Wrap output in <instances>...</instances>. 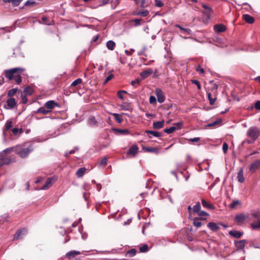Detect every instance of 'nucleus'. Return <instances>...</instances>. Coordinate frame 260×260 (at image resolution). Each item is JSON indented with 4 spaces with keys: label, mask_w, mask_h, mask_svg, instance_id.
Here are the masks:
<instances>
[{
    "label": "nucleus",
    "mask_w": 260,
    "mask_h": 260,
    "mask_svg": "<svg viewBox=\"0 0 260 260\" xmlns=\"http://www.w3.org/2000/svg\"><path fill=\"white\" fill-rule=\"evenodd\" d=\"M23 68H14L4 71L3 75L9 81L14 80L17 84H20L22 82L21 75L25 71Z\"/></svg>",
    "instance_id": "nucleus-1"
},
{
    "label": "nucleus",
    "mask_w": 260,
    "mask_h": 260,
    "mask_svg": "<svg viewBox=\"0 0 260 260\" xmlns=\"http://www.w3.org/2000/svg\"><path fill=\"white\" fill-rule=\"evenodd\" d=\"M34 150L33 145L29 144L27 145H17L15 146V152L21 158L26 157Z\"/></svg>",
    "instance_id": "nucleus-2"
},
{
    "label": "nucleus",
    "mask_w": 260,
    "mask_h": 260,
    "mask_svg": "<svg viewBox=\"0 0 260 260\" xmlns=\"http://www.w3.org/2000/svg\"><path fill=\"white\" fill-rule=\"evenodd\" d=\"M260 135V131L257 127L249 128L247 132V136L255 141Z\"/></svg>",
    "instance_id": "nucleus-3"
},
{
    "label": "nucleus",
    "mask_w": 260,
    "mask_h": 260,
    "mask_svg": "<svg viewBox=\"0 0 260 260\" xmlns=\"http://www.w3.org/2000/svg\"><path fill=\"white\" fill-rule=\"evenodd\" d=\"M252 216L256 221L251 223V228L253 230H260V212H255L252 213Z\"/></svg>",
    "instance_id": "nucleus-4"
},
{
    "label": "nucleus",
    "mask_w": 260,
    "mask_h": 260,
    "mask_svg": "<svg viewBox=\"0 0 260 260\" xmlns=\"http://www.w3.org/2000/svg\"><path fill=\"white\" fill-rule=\"evenodd\" d=\"M155 93L157 96V101L160 103H163L166 99V97L161 89L160 88H156L155 89Z\"/></svg>",
    "instance_id": "nucleus-5"
},
{
    "label": "nucleus",
    "mask_w": 260,
    "mask_h": 260,
    "mask_svg": "<svg viewBox=\"0 0 260 260\" xmlns=\"http://www.w3.org/2000/svg\"><path fill=\"white\" fill-rule=\"evenodd\" d=\"M246 218V217L245 215L244 214L241 213L235 216L234 221L237 224L241 225L244 223Z\"/></svg>",
    "instance_id": "nucleus-6"
},
{
    "label": "nucleus",
    "mask_w": 260,
    "mask_h": 260,
    "mask_svg": "<svg viewBox=\"0 0 260 260\" xmlns=\"http://www.w3.org/2000/svg\"><path fill=\"white\" fill-rule=\"evenodd\" d=\"M139 147L137 145H133L127 152V155L135 157L138 153Z\"/></svg>",
    "instance_id": "nucleus-7"
},
{
    "label": "nucleus",
    "mask_w": 260,
    "mask_h": 260,
    "mask_svg": "<svg viewBox=\"0 0 260 260\" xmlns=\"http://www.w3.org/2000/svg\"><path fill=\"white\" fill-rule=\"evenodd\" d=\"M260 168V159H257L252 163L249 167V171L251 173H254Z\"/></svg>",
    "instance_id": "nucleus-8"
},
{
    "label": "nucleus",
    "mask_w": 260,
    "mask_h": 260,
    "mask_svg": "<svg viewBox=\"0 0 260 260\" xmlns=\"http://www.w3.org/2000/svg\"><path fill=\"white\" fill-rule=\"evenodd\" d=\"M16 105V102L15 99L13 98H11L7 100V105L4 106V108L6 109H13Z\"/></svg>",
    "instance_id": "nucleus-9"
},
{
    "label": "nucleus",
    "mask_w": 260,
    "mask_h": 260,
    "mask_svg": "<svg viewBox=\"0 0 260 260\" xmlns=\"http://www.w3.org/2000/svg\"><path fill=\"white\" fill-rule=\"evenodd\" d=\"M45 106L47 109L51 110V109H53L55 107H59V105L58 103H56L55 101L51 100L47 102L45 104Z\"/></svg>",
    "instance_id": "nucleus-10"
},
{
    "label": "nucleus",
    "mask_w": 260,
    "mask_h": 260,
    "mask_svg": "<svg viewBox=\"0 0 260 260\" xmlns=\"http://www.w3.org/2000/svg\"><path fill=\"white\" fill-rule=\"evenodd\" d=\"M54 182V180L53 178L50 177L48 178L44 185L41 187V189L42 190H46L49 188L53 185Z\"/></svg>",
    "instance_id": "nucleus-11"
},
{
    "label": "nucleus",
    "mask_w": 260,
    "mask_h": 260,
    "mask_svg": "<svg viewBox=\"0 0 260 260\" xmlns=\"http://www.w3.org/2000/svg\"><path fill=\"white\" fill-rule=\"evenodd\" d=\"M15 161V159L10 157H3L0 159V167L5 165H9Z\"/></svg>",
    "instance_id": "nucleus-12"
},
{
    "label": "nucleus",
    "mask_w": 260,
    "mask_h": 260,
    "mask_svg": "<svg viewBox=\"0 0 260 260\" xmlns=\"http://www.w3.org/2000/svg\"><path fill=\"white\" fill-rule=\"evenodd\" d=\"M142 149L146 152L153 153L154 154H158L159 152V150L156 147H145L143 146Z\"/></svg>",
    "instance_id": "nucleus-13"
},
{
    "label": "nucleus",
    "mask_w": 260,
    "mask_h": 260,
    "mask_svg": "<svg viewBox=\"0 0 260 260\" xmlns=\"http://www.w3.org/2000/svg\"><path fill=\"white\" fill-rule=\"evenodd\" d=\"M226 27L222 24H216L214 26V30L218 33L222 32L225 31Z\"/></svg>",
    "instance_id": "nucleus-14"
},
{
    "label": "nucleus",
    "mask_w": 260,
    "mask_h": 260,
    "mask_svg": "<svg viewBox=\"0 0 260 260\" xmlns=\"http://www.w3.org/2000/svg\"><path fill=\"white\" fill-rule=\"evenodd\" d=\"M26 232L25 229L18 230L16 232L14 236V240H18L22 238V235H24Z\"/></svg>",
    "instance_id": "nucleus-15"
},
{
    "label": "nucleus",
    "mask_w": 260,
    "mask_h": 260,
    "mask_svg": "<svg viewBox=\"0 0 260 260\" xmlns=\"http://www.w3.org/2000/svg\"><path fill=\"white\" fill-rule=\"evenodd\" d=\"M81 253L79 251L72 250L67 253L66 254V256L68 258L71 259L73 257H75L77 255L81 254Z\"/></svg>",
    "instance_id": "nucleus-16"
},
{
    "label": "nucleus",
    "mask_w": 260,
    "mask_h": 260,
    "mask_svg": "<svg viewBox=\"0 0 260 260\" xmlns=\"http://www.w3.org/2000/svg\"><path fill=\"white\" fill-rule=\"evenodd\" d=\"M242 18L249 24H252L254 22V18L249 14L243 15Z\"/></svg>",
    "instance_id": "nucleus-17"
},
{
    "label": "nucleus",
    "mask_w": 260,
    "mask_h": 260,
    "mask_svg": "<svg viewBox=\"0 0 260 260\" xmlns=\"http://www.w3.org/2000/svg\"><path fill=\"white\" fill-rule=\"evenodd\" d=\"M153 73V71L151 69H149L141 72L140 76L143 79L147 78L149 76L151 75Z\"/></svg>",
    "instance_id": "nucleus-18"
},
{
    "label": "nucleus",
    "mask_w": 260,
    "mask_h": 260,
    "mask_svg": "<svg viewBox=\"0 0 260 260\" xmlns=\"http://www.w3.org/2000/svg\"><path fill=\"white\" fill-rule=\"evenodd\" d=\"M207 226L212 231L216 232L219 230L220 227L215 222H210L207 224Z\"/></svg>",
    "instance_id": "nucleus-19"
},
{
    "label": "nucleus",
    "mask_w": 260,
    "mask_h": 260,
    "mask_svg": "<svg viewBox=\"0 0 260 260\" xmlns=\"http://www.w3.org/2000/svg\"><path fill=\"white\" fill-rule=\"evenodd\" d=\"M229 234L234 238H240L243 235V233L238 231H230Z\"/></svg>",
    "instance_id": "nucleus-20"
},
{
    "label": "nucleus",
    "mask_w": 260,
    "mask_h": 260,
    "mask_svg": "<svg viewBox=\"0 0 260 260\" xmlns=\"http://www.w3.org/2000/svg\"><path fill=\"white\" fill-rule=\"evenodd\" d=\"M46 107H42L39 108L37 111L35 112L36 113H42L44 115H47L48 114H49L51 112V110H50L49 109H46Z\"/></svg>",
    "instance_id": "nucleus-21"
},
{
    "label": "nucleus",
    "mask_w": 260,
    "mask_h": 260,
    "mask_svg": "<svg viewBox=\"0 0 260 260\" xmlns=\"http://www.w3.org/2000/svg\"><path fill=\"white\" fill-rule=\"evenodd\" d=\"M23 0H3L5 3H11L13 7H16L20 5Z\"/></svg>",
    "instance_id": "nucleus-22"
},
{
    "label": "nucleus",
    "mask_w": 260,
    "mask_h": 260,
    "mask_svg": "<svg viewBox=\"0 0 260 260\" xmlns=\"http://www.w3.org/2000/svg\"><path fill=\"white\" fill-rule=\"evenodd\" d=\"M202 204L204 207L206 208L207 209H211V210H213L215 209L214 206H213L211 203L207 202L204 199L202 200Z\"/></svg>",
    "instance_id": "nucleus-23"
},
{
    "label": "nucleus",
    "mask_w": 260,
    "mask_h": 260,
    "mask_svg": "<svg viewBox=\"0 0 260 260\" xmlns=\"http://www.w3.org/2000/svg\"><path fill=\"white\" fill-rule=\"evenodd\" d=\"M164 125V120L153 122V127L154 129H160V128L163 127Z\"/></svg>",
    "instance_id": "nucleus-24"
},
{
    "label": "nucleus",
    "mask_w": 260,
    "mask_h": 260,
    "mask_svg": "<svg viewBox=\"0 0 260 260\" xmlns=\"http://www.w3.org/2000/svg\"><path fill=\"white\" fill-rule=\"evenodd\" d=\"M201 218L200 217H195L193 220V224L197 228H199L202 226V223L201 222Z\"/></svg>",
    "instance_id": "nucleus-25"
},
{
    "label": "nucleus",
    "mask_w": 260,
    "mask_h": 260,
    "mask_svg": "<svg viewBox=\"0 0 260 260\" xmlns=\"http://www.w3.org/2000/svg\"><path fill=\"white\" fill-rule=\"evenodd\" d=\"M149 14V12L147 10H143L142 11H135L133 13L135 15H140L143 17L147 16Z\"/></svg>",
    "instance_id": "nucleus-26"
},
{
    "label": "nucleus",
    "mask_w": 260,
    "mask_h": 260,
    "mask_svg": "<svg viewBox=\"0 0 260 260\" xmlns=\"http://www.w3.org/2000/svg\"><path fill=\"white\" fill-rule=\"evenodd\" d=\"M115 43L113 41H109L106 43V46L108 49L113 50L115 47Z\"/></svg>",
    "instance_id": "nucleus-27"
},
{
    "label": "nucleus",
    "mask_w": 260,
    "mask_h": 260,
    "mask_svg": "<svg viewBox=\"0 0 260 260\" xmlns=\"http://www.w3.org/2000/svg\"><path fill=\"white\" fill-rule=\"evenodd\" d=\"M246 242V240H240L239 241L236 242V246L239 249H243L245 247V244Z\"/></svg>",
    "instance_id": "nucleus-28"
},
{
    "label": "nucleus",
    "mask_w": 260,
    "mask_h": 260,
    "mask_svg": "<svg viewBox=\"0 0 260 260\" xmlns=\"http://www.w3.org/2000/svg\"><path fill=\"white\" fill-rule=\"evenodd\" d=\"M208 98L209 101V103L211 105H213L216 100L215 96H213L211 93H207Z\"/></svg>",
    "instance_id": "nucleus-29"
},
{
    "label": "nucleus",
    "mask_w": 260,
    "mask_h": 260,
    "mask_svg": "<svg viewBox=\"0 0 260 260\" xmlns=\"http://www.w3.org/2000/svg\"><path fill=\"white\" fill-rule=\"evenodd\" d=\"M86 171L85 168H80L76 172V174L78 177H81L83 176Z\"/></svg>",
    "instance_id": "nucleus-30"
},
{
    "label": "nucleus",
    "mask_w": 260,
    "mask_h": 260,
    "mask_svg": "<svg viewBox=\"0 0 260 260\" xmlns=\"http://www.w3.org/2000/svg\"><path fill=\"white\" fill-rule=\"evenodd\" d=\"M197 214L200 216V218H201V220H206V218L204 217L209 215V214L206 212L204 211H201V210L197 213Z\"/></svg>",
    "instance_id": "nucleus-31"
},
{
    "label": "nucleus",
    "mask_w": 260,
    "mask_h": 260,
    "mask_svg": "<svg viewBox=\"0 0 260 260\" xmlns=\"http://www.w3.org/2000/svg\"><path fill=\"white\" fill-rule=\"evenodd\" d=\"M237 178H238V180L239 182H240L241 183H242V182H244V178L243 177V170L242 169H241L238 172Z\"/></svg>",
    "instance_id": "nucleus-32"
},
{
    "label": "nucleus",
    "mask_w": 260,
    "mask_h": 260,
    "mask_svg": "<svg viewBox=\"0 0 260 260\" xmlns=\"http://www.w3.org/2000/svg\"><path fill=\"white\" fill-rule=\"evenodd\" d=\"M145 133L147 134H150L156 137H159L161 136V133L156 131L147 130L145 131Z\"/></svg>",
    "instance_id": "nucleus-33"
},
{
    "label": "nucleus",
    "mask_w": 260,
    "mask_h": 260,
    "mask_svg": "<svg viewBox=\"0 0 260 260\" xmlns=\"http://www.w3.org/2000/svg\"><path fill=\"white\" fill-rule=\"evenodd\" d=\"M137 253V250L135 249H132L127 251L126 253L125 256H128L129 257L134 256Z\"/></svg>",
    "instance_id": "nucleus-34"
},
{
    "label": "nucleus",
    "mask_w": 260,
    "mask_h": 260,
    "mask_svg": "<svg viewBox=\"0 0 260 260\" xmlns=\"http://www.w3.org/2000/svg\"><path fill=\"white\" fill-rule=\"evenodd\" d=\"M112 115L114 116L115 120L118 123H121L122 122L123 119L121 117V116H120V115H119V114H117V113H113V114H112Z\"/></svg>",
    "instance_id": "nucleus-35"
},
{
    "label": "nucleus",
    "mask_w": 260,
    "mask_h": 260,
    "mask_svg": "<svg viewBox=\"0 0 260 260\" xmlns=\"http://www.w3.org/2000/svg\"><path fill=\"white\" fill-rule=\"evenodd\" d=\"M201 210V205L199 202H197L196 205L192 207V211L193 213H198Z\"/></svg>",
    "instance_id": "nucleus-36"
},
{
    "label": "nucleus",
    "mask_w": 260,
    "mask_h": 260,
    "mask_svg": "<svg viewBox=\"0 0 260 260\" xmlns=\"http://www.w3.org/2000/svg\"><path fill=\"white\" fill-rule=\"evenodd\" d=\"M34 92V89L30 86H27L24 89V93L26 95H31Z\"/></svg>",
    "instance_id": "nucleus-37"
},
{
    "label": "nucleus",
    "mask_w": 260,
    "mask_h": 260,
    "mask_svg": "<svg viewBox=\"0 0 260 260\" xmlns=\"http://www.w3.org/2000/svg\"><path fill=\"white\" fill-rule=\"evenodd\" d=\"M82 82V80L81 78H78L72 83V84L71 85V87H75V86L81 84Z\"/></svg>",
    "instance_id": "nucleus-38"
},
{
    "label": "nucleus",
    "mask_w": 260,
    "mask_h": 260,
    "mask_svg": "<svg viewBox=\"0 0 260 260\" xmlns=\"http://www.w3.org/2000/svg\"><path fill=\"white\" fill-rule=\"evenodd\" d=\"M176 129H177L176 127L174 126L168 128H165L164 129V132L167 134H171L173 133Z\"/></svg>",
    "instance_id": "nucleus-39"
},
{
    "label": "nucleus",
    "mask_w": 260,
    "mask_h": 260,
    "mask_svg": "<svg viewBox=\"0 0 260 260\" xmlns=\"http://www.w3.org/2000/svg\"><path fill=\"white\" fill-rule=\"evenodd\" d=\"M120 107L122 110H129L130 109V104L128 103H125L121 104Z\"/></svg>",
    "instance_id": "nucleus-40"
},
{
    "label": "nucleus",
    "mask_w": 260,
    "mask_h": 260,
    "mask_svg": "<svg viewBox=\"0 0 260 260\" xmlns=\"http://www.w3.org/2000/svg\"><path fill=\"white\" fill-rule=\"evenodd\" d=\"M140 252H146L148 250V246L147 244H144L139 247Z\"/></svg>",
    "instance_id": "nucleus-41"
},
{
    "label": "nucleus",
    "mask_w": 260,
    "mask_h": 260,
    "mask_svg": "<svg viewBox=\"0 0 260 260\" xmlns=\"http://www.w3.org/2000/svg\"><path fill=\"white\" fill-rule=\"evenodd\" d=\"M88 122L90 125L93 126L96 123V121L94 117L92 116L89 118Z\"/></svg>",
    "instance_id": "nucleus-42"
},
{
    "label": "nucleus",
    "mask_w": 260,
    "mask_h": 260,
    "mask_svg": "<svg viewBox=\"0 0 260 260\" xmlns=\"http://www.w3.org/2000/svg\"><path fill=\"white\" fill-rule=\"evenodd\" d=\"M17 91V88H13L10 90L8 92V96L9 97H12L14 96Z\"/></svg>",
    "instance_id": "nucleus-43"
},
{
    "label": "nucleus",
    "mask_w": 260,
    "mask_h": 260,
    "mask_svg": "<svg viewBox=\"0 0 260 260\" xmlns=\"http://www.w3.org/2000/svg\"><path fill=\"white\" fill-rule=\"evenodd\" d=\"M107 163V158L105 157L101 159V160L99 162V165L102 166H105Z\"/></svg>",
    "instance_id": "nucleus-44"
},
{
    "label": "nucleus",
    "mask_w": 260,
    "mask_h": 260,
    "mask_svg": "<svg viewBox=\"0 0 260 260\" xmlns=\"http://www.w3.org/2000/svg\"><path fill=\"white\" fill-rule=\"evenodd\" d=\"M240 204V202L238 200H234L230 205V207L232 209H234L236 207Z\"/></svg>",
    "instance_id": "nucleus-45"
},
{
    "label": "nucleus",
    "mask_w": 260,
    "mask_h": 260,
    "mask_svg": "<svg viewBox=\"0 0 260 260\" xmlns=\"http://www.w3.org/2000/svg\"><path fill=\"white\" fill-rule=\"evenodd\" d=\"M116 131L121 135H127L129 133L128 130L126 129H116Z\"/></svg>",
    "instance_id": "nucleus-46"
},
{
    "label": "nucleus",
    "mask_w": 260,
    "mask_h": 260,
    "mask_svg": "<svg viewBox=\"0 0 260 260\" xmlns=\"http://www.w3.org/2000/svg\"><path fill=\"white\" fill-rule=\"evenodd\" d=\"M12 127V122L10 120H8L5 124V129L6 131L9 130L11 127Z\"/></svg>",
    "instance_id": "nucleus-47"
},
{
    "label": "nucleus",
    "mask_w": 260,
    "mask_h": 260,
    "mask_svg": "<svg viewBox=\"0 0 260 260\" xmlns=\"http://www.w3.org/2000/svg\"><path fill=\"white\" fill-rule=\"evenodd\" d=\"M191 81L192 84H194L197 86L198 89H199V90L201 89V85L200 82L198 80H192Z\"/></svg>",
    "instance_id": "nucleus-48"
},
{
    "label": "nucleus",
    "mask_w": 260,
    "mask_h": 260,
    "mask_svg": "<svg viewBox=\"0 0 260 260\" xmlns=\"http://www.w3.org/2000/svg\"><path fill=\"white\" fill-rule=\"evenodd\" d=\"M221 122V120H216L214 122L211 123L209 124H208V126L213 127V126H214L216 125L220 124Z\"/></svg>",
    "instance_id": "nucleus-49"
},
{
    "label": "nucleus",
    "mask_w": 260,
    "mask_h": 260,
    "mask_svg": "<svg viewBox=\"0 0 260 260\" xmlns=\"http://www.w3.org/2000/svg\"><path fill=\"white\" fill-rule=\"evenodd\" d=\"M149 103L151 104H155L156 103L155 97L153 95H151L149 98Z\"/></svg>",
    "instance_id": "nucleus-50"
},
{
    "label": "nucleus",
    "mask_w": 260,
    "mask_h": 260,
    "mask_svg": "<svg viewBox=\"0 0 260 260\" xmlns=\"http://www.w3.org/2000/svg\"><path fill=\"white\" fill-rule=\"evenodd\" d=\"M114 78V75L113 74L109 75L106 78L105 81L104 82V84H106L108 82L110 81L112 78Z\"/></svg>",
    "instance_id": "nucleus-51"
},
{
    "label": "nucleus",
    "mask_w": 260,
    "mask_h": 260,
    "mask_svg": "<svg viewBox=\"0 0 260 260\" xmlns=\"http://www.w3.org/2000/svg\"><path fill=\"white\" fill-rule=\"evenodd\" d=\"M229 148V145L226 143H224L222 145V150L224 153L227 152Z\"/></svg>",
    "instance_id": "nucleus-52"
},
{
    "label": "nucleus",
    "mask_w": 260,
    "mask_h": 260,
    "mask_svg": "<svg viewBox=\"0 0 260 260\" xmlns=\"http://www.w3.org/2000/svg\"><path fill=\"white\" fill-rule=\"evenodd\" d=\"M196 71L200 74L204 73V69L201 68V66L199 65L196 68Z\"/></svg>",
    "instance_id": "nucleus-53"
},
{
    "label": "nucleus",
    "mask_w": 260,
    "mask_h": 260,
    "mask_svg": "<svg viewBox=\"0 0 260 260\" xmlns=\"http://www.w3.org/2000/svg\"><path fill=\"white\" fill-rule=\"evenodd\" d=\"M20 131V132L21 133H22V129L21 128H20V129H19L18 128H14L13 129H12V133L14 135H17L18 133V131Z\"/></svg>",
    "instance_id": "nucleus-54"
},
{
    "label": "nucleus",
    "mask_w": 260,
    "mask_h": 260,
    "mask_svg": "<svg viewBox=\"0 0 260 260\" xmlns=\"http://www.w3.org/2000/svg\"><path fill=\"white\" fill-rule=\"evenodd\" d=\"M141 19H135L133 20L132 21L135 23V25L136 26H138L140 25L141 22L142 21Z\"/></svg>",
    "instance_id": "nucleus-55"
},
{
    "label": "nucleus",
    "mask_w": 260,
    "mask_h": 260,
    "mask_svg": "<svg viewBox=\"0 0 260 260\" xmlns=\"http://www.w3.org/2000/svg\"><path fill=\"white\" fill-rule=\"evenodd\" d=\"M155 6L158 7H161L163 6V3L160 0L155 1Z\"/></svg>",
    "instance_id": "nucleus-56"
},
{
    "label": "nucleus",
    "mask_w": 260,
    "mask_h": 260,
    "mask_svg": "<svg viewBox=\"0 0 260 260\" xmlns=\"http://www.w3.org/2000/svg\"><path fill=\"white\" fill-rule=\"evenodd\" d=\"M174 125H175V126L176 127L177 129H181V128L182 127V126L183 125V123H182V122H180L175 123V124H174Z\"/></svg>",
    "instance_id": "nucleus-57"
},
{
    "label": "nucleus",
    "mask_w": 260,
    "mask_h": 260,
    "mask_svg": "<svg viewBox=\"0 0 260 260\" xmlns=\"http://www.w3.org/2000/svg\"><path fill=\"white\" fill-rule=\"evenodd\" d=\"M15 147H11V148H7V149H5L4 150V152L6 153H9L11 151H14L15 152Z\"/></svg>",
    "instance_id": "nucleus-58"
},
{
    "label": "nucleus",
    "mask_w": 260,
    "mask_h": 260,
    "mask_svg": "<svg viewBox=\"0 0 260 260\" xmlns=\"http://www.w3.org/2000/svg\"><path fill=\"white\" fill-rule=\"evenodd\" d=\"M254 106L257 110H260V101H257L255 103Z\"/></svg>",
    "instance_id": "nucleus-59"
},
{
    "label": "nucleus",
    "mask_w": 260,
    "mask_h": 260,
    "mask_svg": "<svg viewBox=\"0 0 260 260\" xmlns=\"http://www.w3.org/2000/svg\"><path fill=\"white\" fill-rule=\"evenodd\" d=\"M177 26L180 28V29L184 30V31L187 32L188 34H189L190 32V29L189 28H183L179 25H177Z\"/></svg>",
    "instance_id": "nucleus-60"
},
{
    "label": "nucleus",
    "mask_w": 260,
    "mask_h": 260,
    "mask_svg": "<svg viewBox=\"0 0 260 260\" xmlns=\"http://www.w3.org/2000/svg\"><path fill=\"white\" fill-rule=\"evenodd\" d=\"M140 6L141 8H144L146 7L145 0H141Z\"/></svg>",
    "instance_id": "nucleus-61"
},
{
    "label": "nucleus",
    "mask_w": 260,
    "mask_h": 260,
    "mask_svg": "<svg viewBox=\"0 0 260 260\" xmlns=\"http://www.w3.org/2000/svg\"><path fill=\"white\" fill-rule=\"evenodd\" d=\"M35 4H36V2L34 1H27L25 3V6H30V5H32Z\"/></svg>",
    "instance_id": "nucleus-62"
},
{
    "label": "nucleus",
    "mask_w": 260,
    "mask_h": 260,
    "mask_svg": "<svg viewBox=\"0 0 260 260\" xmlns=\"http://www.w3.org/2000/svg\"><path fill=\"white\" fill-rule=\"evenodd\" d=\"M140 82V80L138 79H136L135 80L132 81L131 82V84L133 86H134L136 84H139Z\"/></svg>",
    "instance_id": "nucleus-63"
},
{
    "label": "nucleus",
    "mask_w": 260,
    "mask_h": 260,
    "mask_svg": "<svg viewBox=\"0 0 260 260\" xmlns=\"http://www.w3.org/2000/svg\"><path fill=\"white\" fill-rule=\"evenodd\" d=\"M200 138H194L192 139H190L189 141L192 142H198L200 141Z\"/></svg>",
    "instance_id": "nucleus-64"
}]
</instances>
